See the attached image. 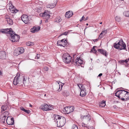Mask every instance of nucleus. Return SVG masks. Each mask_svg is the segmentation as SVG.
I'll return each instance as SVG.
<instances>
[{"label":"nucleus","instance_id":"f257e3e1","mask_svg":"<svg viewBox=\"0 0 129 129\" xmlns=\"http://www.w3.org/2000/svg\"><path fill=\"white\" fill-rule=\"evenodd\" d=\"M113 47L115 48L119 49L120 50L126 49L125 44L122 39L120 40L119 42L117 43H114Z\"/></svg>","mask_w":129,"mask_h":129},{"label":"nucleus","instance_id":"f03ea898","mask_svg":"<svg viewBox=\"0 0 129 129\" xmlns=\"http://www.w3.org/2000/svg\"><path fill=\"white\" fill-rule=\"evenodd\" d=\"M62 58L63 61L67 63H70L72 60L71 57L67 53L64 54L62 56Z\"/></svg>","mask_w":129,"mask_h":129},{"label":"nucleus","instance_id":"7ed1b4c3","mask_svg":"<svg viewBox=\"0 0 129 129\" xmlns=\"http://www.w3.org/2000/svg\"><path fill=\"white\" fill-rule=\"evenodd\" d=\"M126 92V91L123 90H118L115 93V95L122 101V98H124Z\"/></svg>","mask_w":129,"mask_h":129},{"label":"nucleus","instance_id":"20e7f679","mask_svg":"<svg viewBox=\"0 0 129 129\" xmlns=\"http://www.w3.org/2000/svg\"><path fill=\"white\" fill-rule=\"evenodd\" d=\"M66 122L65 118L63 117H62L58 121H57V126L59 127L62 126L64 125Z\"/></svg>","mask_w":129,"mask_h":129},{"label":"nucleus","instance_id":"39448f33","mask_svg":"<svg viewBox=\"0 0 129 129\" xmlns=\"http://www.w3.org/2000/svg\"><path fill=\"white\" fill-rule=\"evenodd\" d=\"M11 37L10 40L13 42H17L19 40V36L17 34H15V35L12 33H10Z\"/></svg>","mask_w":129,"mask_h":129},{"label":"nucleus","instance_id":"423d86ee","mask_svg":"<svg viewBox=\"0 0 129 129\" xmlns=\"http://www.w3.org/2000/svg\"><path fill=\"white\" fill-rule=\"evenodd\" d=\"M58 84L55 85L53 89L55 90H57L58 92L60 91L61 90L63 84L59 82Z\"/></svg>","mask_w":129,"mask_h":129},{"label":"nucleus","instance_id":"0eeeda50","mask_svg":"<svg viewBox=\"0 0 129 129\" xmlns=\"http://www.w3.org/2000/svg\"><path fill=\"white\" fill-rule=\"evenodd\" d=\"M40 108L43 110L44 111H48L49 110H52L53 108L52 107H50L47 104H44L43 105H41Z\"/></svg>","mask_w":129,"mask_h":129},{"label":"nucleus","instance_id":"6e6552de","mask_svg":"<svg viewBox=\"0 0 129 129\" xmlns=\"http://www.w3.org/2000/svg\"><path fill=\"white\" fill-rule=\"evenodd\" d=\"M21 19L25 24L27 23L30 20L28 16L26 15H23L21 17Z\"/></svg>","mask_w":129,"mask_h":129},{"label":"nucleus","instance_id":"1a4fd4ad","mask_svg":"<svg viewBox=\"0 0 129 129\" xmlns=\"http://www.w3.org/2000/svg\"><path fill=\"white\" fill-rule=\"evenodd\" d=\"M20 74L17 73L16 75L14 78L13 83L15 85H17L19 83V80L20 79Z\"/></svg>","mask_w":129,"mask_h":129},{"label":"nucleus","instance_id":"9d476101","mask_svg":"<svg viewBox=\"0 0 129 129\" xmlns=\"http://www.w3.org/2000/svg\"><path fill=\"white\" fill-rule=\"evenodd\" d=\"M90 115L88 114L86 115L82 116H81V118L83 120L88 122L90 119Z\"/></svg>","mask_w":129,"mask_h":129},{"label":"nucleus","instance_id":"9b49d317","mask_svg":"<svg viewBox=\"0 0 129 129\" xmlns=\"http://www.w3.org/2000/svg\"><path fill=\"white\" fill-rule=\"evenodd\" d=\"M64 109L67 113H69L74 111V108L73 107L71 106L70 107H65Z\"/></svg>","mask_w":129,"mask_h":129},{"label":"nucleus","instance_id":"f8f14e48","mask_svg":"<svg viewBox=\"0 0 129 129\" xmlns=\"http://www.w3.org/2000/svg\"><path fill=\"white\" fill-rule=\"evenodd\" d=\"M34 72V70L33 69H31L29 72V75L28 77V79H30L31 80L34 79L35 76L33 75V73Z\"/></svg>","mask_w":129,"mask_h":129},{"label":"nucleus","instance_id":"ddd939ff","mask_svg":"<svg viewBox=\"0 0 129 129\" xmlns=\"http://www.w3.org/2000/svg\"><path fill=\"white\" fill-rule=\"evenodd\" d=\"M6 56V52L4 51H2L0 52V59H5Z\"/></svg>","mask_w":129,"mask_h":129},{"label":"nucleus","instance_id":"4468645a","mask_svg":"<svg viewBox=\"0 0 129 129\" xmlns=\"http://www.w3.org/2000/svg\"><path fill=\"white\" fill-rule=\"evenodd\" d=\"M73 13L72 11H69L67 12L65 14V17L68 18H69L73 15Z\"/></svg>","mask_w":129,"mask_h":129},{"label":"nucleus","instance_id":"2eb2a0df","mask_svg":"<svg viewBox=\"0 0 129 129\" xmlns=\"http://www.w3.org/2000/svg\"><path fill=\"white\" fill-rule=\"evenodd\" d=\"M40 29V27L39 26L37 27L34 26L33 27V28L31 29V32L33 33L37 32Z\"/></svg>","mask_w":129,"mask_h":129},{"label":"nucleus","instance_id":"dca6fc26","mask_svg":"<svg viewBox=\"0 0 129 129\" xmlns=\"http://www.w3.org/2000/svg\"><path fill=\"white\" fill-rule=\"evenodd\" d=\"M98 50V52H99L100 53L103 55H105L106 57L108 55L107 52L106 50L103 49H99Z\"/></svg>","mask_w":129,"mask_h":129},{"label":"nucleus","instance_id":"f3484780","mask_svg":"<svg viewBox=\"0 0 129 129\" xmlns=\"http://www.w3.org/2000/svg\"><path fill=\"white\" fill-rule=\"evenodd\" d=\"M8 117L7 119V124L9 125H12L14 124V118L13 117L11 118L10 120H8Z\"/></svg>","mask_w":129,"mask_h":129},{"label":"nucleus","instance_id":"a211bd4d","mask_svg":"<svg viewBox=\"0 0 129 129\" xmlns=\"http://www.w3.org/2000/svg\"><path fill=\"white\" fill-rule=\"evenodd\" d=\"M62 116H61L59 115H54L53 116V119L54 120V121L56 122L57 123V121H58L61 118Z\"/></svg>","mask_w":129,"mask_h":129},{"label":"nucleus","instance_id":"6ab92c4d","mask_svg":"<svg viewBox=\"0 0 129 129\" xmlns=\"http://www.w3.org/2000/svg\"><path fill=\"white\" fill-rule=\"evenodd\" d=\"M124 96V98H122V101H125L129 100V92L126 91Z\"/></svg>","mask_w":129,"mask_h":129},{"label":"nucleus","instance_id":"aec40b11","mask_svg":"<svg viewBox=\"0 0 129 129\" xmlns=\"http://www.w3.org/2000/svg\"><path fill=\"white\" fill-rule=\"evenodd\" d=\"M6 20L7 21L8 23L10 25H12L13 24V21L10 18L9 16H8L5 17Z\"/></svg>","mask_w":129,"mask_h":129},{"label":"nucleus","instance_id":"412c9836","mask_svg":"<svg viewBox=\"0 0 129 129\" xmlns=\"http://www.w3.org/2000/svg\"><path fill=\"white\" fill-rule=\"evenodd\" d=\"M57 4V1H55L54 3H51L50 4L46 6L47 8H54L56 5Z\"/></svg>","mask_w":129,"mask_h":129},{"label":"nucleus","instance_id":"4be33fe9","mask_svg":"<svg viewBox=\"0 0 129 129\" xmlns=\"http://www.w3.org/2000/svg\"><path fill=\"white\" fill-rule=\"evenodd\" d=\"M86 95V89L85 90L81 91L80 95V96L84 97Z\"/></svg>","mask_w":129,"mask_h":129},{"label":"nucleus","instance_id":"5701e85b","mask_svg":"<svg viewBox=\"0 0 129 129\" xmlns=\"http://www.w3.org/2000/svg\"><path fill=\"white\" fill-rule=\"evenodd\" d=\"M25 82H26V81L25 80V78L24 76H22L21 78H20V79L19 80V83H21L22 82L23 84H24Z\"/></svg>","mask_w":129,"mask_h":129},{"label":"nucleus","instance_id":"b1692460","mask_svg":"<svg viewBox=\"0 0 129 129\" xmlns=\"http://www.w3.org/2000/svg\"><path fill=\"white\" fill-rule=\"evenodd\" d=\"M61 94L63 96H69L70 94L69 92L67 90H64L63 91Z\"/></svg>","mask_w":129,"mask_h":129},{"label":"nucleus","instance_id":"393cba45","mask_svg":"<svg viewBox=\"0 0 129 129\" xmlns=\"http://www.w3.org/2000/svg\"><path fill=\"white\" fill-rule=\"evenodd\" d=\"M77 85L80 89L81 91L86 90L85 88H84V86L81 84H77Z\"/></svg>","mask_w":129,"mask_h":129},{"label":"nucleus","instance_id":"a878e982","mask_svg":"<svg viewBox=\"0 0 129 129\" xmlns=\"http://www.w3.org/2000/svg\"><path fill=\"white\" fill-rule=\"evenodd\" d=\"M12 6L13 7V8H12L11 6L9 8V9H10L11 8V9L10 10L11 11V12L13 13H16L18 12V11L17 9H15V7L13 6Z\"/></svg>","mask_w":129,"mask_h":129},{"label":"nucleus","instance_id":"bb28decb","mask_svg":"<svg viewBox=\"0 0 129 129\" xmlns=\"http://www.w3.org/2000/svg\"><path fill=\"white\" fill-rule=\"evenodd\" d=\"M20 109L21 110L24 111L27 114H29L30 112V111L29 110H26L22 107L20 108Z\"/></svg>","mask_w":129,"mask_h":129},{"label":"nucleus","instance_id":"cd10ccee","mask_svg":"<svg viewBox=\"0 0 129 129\" xmlns=\"http://www.w3.org/2000/svg\"><path fill=\"white\" fill-rule=\"evenodd\" d=\"M67 41L66 40H65L64 42H63L61 43V44H59L58 45L60 46H62L63 47H64L67 45Z\"/></svg>","mask_w":129,"mask_h":129},{"label":"nucleus","instance_id":"c85d7f7f","mask_svg":"<svg viewBox=\"0 0 129 129\" xmlns=\"http://www.w3.org/2000/svg\"><path fill=\"white\" fill-rule=\"evenodd\" d=\"M95 47H96V46H93V47L92 48L90 52L91 53L93 52L96 54L97 51L95 49Z\"/></svg>","mask_w":129,"mask_h":129},{"label":"nucleus","instance_id":"c756f323","mask_svg":"<svg viewBox=\"0 0 129 129\" xmlns=\"http://www.w3.org/2000/svg\"><path fill=\"white\" fill-rule=\"evenodd\" d=\"M20 51L19 49H18V48L16 49L15 50L14 52L15 53H16V54H15L17 55H18L21 54V53L20 52Z\"/></svg>","mask_w":129,"mask_h":129},{"label":"nucleus","instance_id":"7c9ffc66","mask_svg":"<svg viewBox=\"0 0 129 129\" xmlns=\"http://www.w3.org/2000/svg\"><path fill=\"white\" fill-rule=\"evenodd\" d=\"M105 102V101H102L100 104V106L102 107H104L106 105Z\"/></svg>","mask_w":129,"mask_h":129},{"label":"nucleus","instance_id":"2f4dec72","mask_svg":"<svg viewBox=\"0 0 129 129\" xmlns=\"http://www.w3.org/2000/svg\"><path fill=\"white\" fill-rule=\"evenodd\" d=\"M6 117V116L5 115H1V119H2V121L3 122H5Z\"/></svg>","mask_w":129,"mask_h":129},{"label":"nucleus","instance_id":"473e14b6","mask_svg":"<svg viewBox=\"0 0 129 129\" xmlns=\"http://www.w3.org/2000/svg\"><path fill=\"white\" fill-rule=\"evenodd\" d=\"M129 60V58L125 60H120L119 61V62L120 63H122L125 62L126 63H127L128 61Z\"/></svg>","mask_w":129,"mask_h":129},{"label":"nucleus","instance_id":"72a5a7b5","mask_svg":"<svg viewBox=\"0 0 129 129\" xmlns=\"http://www.w3.org/2000/svg\"><path fill=\"white\" fill-rule=\"evenodd\" d=\"M124 15L126 17H129V11H125L123 13Z\"/></svg>","mask_w":129,"mask_h":129},{"label":"nucleus","instance_id":"f704fd0d","mask_svg":"<svg viewBox=\"0 0 129 129\" xmlns=\"http://www.w3.org/2000/svg\"><path fill=\"white\" fill-rule=\"evenodd\" d=\"M55 20V22H59L61 21V19L60 17H56Z\"/></svg>","mask_w":129,"mask_h":129},{"label":"nucleus","instance_id":"c9c22d12","mask_svg":"<svg viewBox=\"0 0 129 129\" xmlns=\"http://www.w3.org/2000/svg\"><path fill=\"white\" fill-rule=\"evenodd\" d=\"M88 17H87L85 19V17L84 16H83L81 18V19L80 20V21H81L83 20H84V21H86L88 19Z\"/></svg>","mask_w":129,"mask_h":129},{"label":"nucleus","instance_id":"e433bc0d","mask_svg":"<svg viewBox=\"0 0 129 129\" xmlns=\"http://www.w3.org/2000/svg\"><path fill=\"white\" fill-rule=\"evenodd\" d=\"M7 106H3L1 107L2 111H4L6 110L7 108Z\"/></svg>","mask_w":129,"mask_h":129},{"label":"nucleus","instance_id":"4c0bfd02","mask_svg":"<svg viewBox=\"0 0 129 129\" xmlns=\"http://www.w3.org/2000/svg\"><path fill=\"white\" fill-rule=\"evenodd\" d=\"M5 29V31L7 33H8L11 32V28H7Z\"/></svg>","mask_w":129,"mask_h":129},{"label":"nucleus","instance_id":"58836bf2","mask_svg":"<svg viewBox=\"0 0 129 129\" xmlns=\"http://www.w3.org/2000/svg\"><path fill=\"white\" fill-rule=\"evenodd\" d=\"M18 49H19V50H20V52L21 54L22 53L24 52V48L22 47H19L18 48Z\"/></svg>","mask_w":129,"mask_h":129},{"label":"nucleus","instance_id":"ea45409f","mask_svg":"<svg viewBox=\"0 0 129 129\" xmlns=\"http://www.w3.org/2000/svg\"><path fill=\"white\" fill-rule=\"evenodd\" d=\"M71 129H78V126L75 124H73Z\"/></svg>","mask_w":129,"mask_h":129},{"label":"nucleus","instance_id":"a19ab883","mask_svg":"<svg viewBox=\"0 0 129 129\" xmlns=\"http://www.w3.org/2000/svg\"><path fill=\"white\" fill-rule=\"evenodd\" d=\"M115 19L118 22H119L121 20V18L119 16H117L115 17Z\"/></svg>","mask_w":129,"mask_h":129},{"label":"nucleus","instance_id":"79ce46f5","mask_svg":"<svg viewBox=\"0 0 129 129\" xmlns=\"http://www.w3.org/2000/svg\"><path fill=\"white\" fill-rule=\"evenodd\" d=\"M77 60H78V61L79 62V64H82L83 63V61L82 60H81L80 59V58H77Z\"/></svg>","mask_w":129,"mask_h":129},{"label":"nucleus","instance_id":"37998d69","mask_svg":"<svg viewBox=\"0 0 129 129\" xmlns=\"http://www.w3.org/2000/svg\"><path fill=\"white\" fill-rule=\"evenodd\" d=\"M9 113L8 111H5L4 112L3 114H2V115H5L7 117V116L9 115Z\"/></svg>","mask_w":129,"mask_h":129},{"label":"nucleus","instance_id":"c03bdc74","mask_svg":"<svg viewBox=\"0 0 129 129\" xmlns=\"http://www.w3.org/2000/svg\"><path fill=\"white\" fill-rule=\"evenodd\" d=\"M68 32L67 31H65L64 32H63L62 34H60V35L59 36V37L61 36L62 35H67V34L68 33Z\"/></svg>","mask_w":129,"mask_h":129},{"label":"nucleus","instance_id":"a18cd8bd","mask_svg":"<svg viewBox=\"0 0 129 129\" xmlns=\"http://www.w3.org/2000/svg\"><path fill=\"white\" fill-rule=\"evenodd\" d=\"M74 64L76 66H79L80 64H79V63L78 61L77 60V59L75 60V62Z\"/></svg>","mask_w":129,"mask_h":129},{"label":"nucleus","instance_id":"49530a36","mask_svg":"<svg viewBox=\"0 0 129 129\" xmlns=\"http://www.w3.org/2000/svg\"><path fill=\"white\" fill-rule=\"evenodd\" d=\"M64 39H62V40H61V41H60V40H59V41H58L57 42V45H58V44H59L60 43H62V42H64Z\"/></svg>","mask_w":129,"mask_h":129},{"label":"nucleus","instance_id":"de8ad7c7","mask_svg":"<svg viewBox=\"0 0 129 129\" xmlns=\"http://www.w3.org/2000/svg\"><path fill=\"white\" fill-rule=\"evenodd\" d=\"M44 15V17L46 16H47V15H49L45 11L44 12V14H43Z\"/></svg>","mask_w":129,"mask_h":129},{"label":"nucleus","instance_id":"09e8293b","mask_svg":"<svg viewBox=\"0 0 129 129\" xmlns=\"http://www.w3.org/2000/svg\"><path fill=\"white\" fill-rule=\"evenodd\" d=\"M31 43V42L30 41L28 42H27L26 43V45L27 46H30Z\"/></svg>","mask_w":129,"mask_h":129},{"label":"nucleus","instance_id":"8fccbe9b","mask_svg":"<svg viewBox=\"0 0 129 129\" xmlns=\"http://www.w3.org/2000/svg\"><path fill=\"white\" fill-rule=\"evenodd\" d=\"M103 34V32H102L99 36V37L100 38H101L102 37H103V36L102 35Z\"/></svg>","mask_w":129,"mask_h":129},{"label":"nucleus","instance_id":"3c124183","mask_svg":"<svg viewBox=\"0 0 129 129\" xmlns=\"http://www.w3.org/2000/svg\"><path fill=\"white\" fill-rule=\"evenodd\" d=\"M44 69L45 71H47L48 70V68L47 67H46L44 68Z\"/></svg>","mask_w":129,"mask_h":129},{"label":"nucleus","instance_id":"603ef678","mask_svg":"<svg viewBox=\"0 0 129 129\" xmlns=\"http://www.w3.org/2000/svg\"><path fill=\"white\" fill-rule=\"evenodd\" d=\"M40 56V55L39 54H37V56L35 57V58H36V57L37 58V59H39V57Z\"/></svg>","mask_w":129,"mask_h":129},{"label":"nucleus","instance_id":"864d4df0","mask_svg":"<svg viewBox=\"0 0 129 129\" xmlns=\"http://www.w3.org/2000/svg\"><path fill=\"white\" fill-rule=\"evenodd\" d=\"M102 32H103V34H104V35H105L107 33V30H104Z\"/></svg>","mask_w":129,"mask_h":129},{"label":"nucleus","instance_id":"5fc2aeb1","mask_svg":"<svg viewBox=\"0 0 129 129\" xmlns=\"http://www.w3.org/2000/svg\"><path fill=\"white\" fill-rule=\"evenodd\" d=\"M4 30H0V32H1L2 33H7V32H6L5 31V29H3Z\"/></svg>","mask_w":129,"mask_h":129},{"label":"nucleus","instance_id":"6e6d98bb","mask_svg":"<svg viewBox=\"0 0 129 129\" xmlns=\"http://www.w3.org/2000/svg\"><path fill=\"white\" fill-rule=\"evenodd\" d=\"M41 8L40 7L39 8H38V10L37 11V12L38 13L41 12Z\"/></svg>","mask_w":129,"mask_h":129},{"label":"nucleus","instance_id":"4d7b16f0","mask_svg":"<svg viewBox=\"0 0 129 129\" xmlns=\"http://www.w3.org/2000/svg\"><path fill=\"white\" fill-rule=\"evenodd\" d=\"M71 62L72 64H74L75 63V61L74 59H73L72 61H71Z\"/></svg>","mask_w":129,"mask_h":129},{"label":"nucleus","instance_id":"13d9d810","mask_svg":"<svg viewBox=\"0 0 129 129\" xmlns=\"http://www.w3.org/2000/svg\"><path fill=\"white\" fill-rule=\"evenodd\" d=\"M50 16L49 15H47V16L45 17L47 19H49L50 18Z\"/></svg>","mask_w":129,"mask_h":129},{"label":"nucleus","instance_id":"bf43d9fd","mask_svg":"<svg viewBox=\"0 0 129 129\" xmlns=\"http://www.w3.org/2000/svg\"><path fill=\"white\" fill-rule=\"evenodd\" d=\"M44 14V13H41L40 14V16H42V17H44V15L43 14Z\"/></svg>","mask_w":129,"mask_h":129},{"label":"nucleus","instance_id":"052dcab7","mask_svg":"<svg viewBox=\"0 0 129 129\" xmlns=\"http://www.w3.org/2000/svg\"><path fill=\"white\" fill-rule=\"evenodd\" d=\"M85 125V124H84V123H82V126H84V127H87V126H85L84 125Z\"/></svg>","mask_w":129,"mask_h":129},{"label":"nucleus","instance_id":"680f3d73","mask_svg":"<svg viewBox=\"0 0 129 129\" xmlns=\"http://www.w3.org/2000/svg\"><path fill=\"white\" fill-rule=\"evenodd\" d=\"M98 39H95L93 40V41L94 42L97 41L98 40Z\"/></svg>","mask_w":129,"mask_h":129},{"label":"nucleus","instance_id":"e2e57ef3","mask_svg":"<svg viewBox=\"0 0 129 129\" xmlns=\"http://www.w3.org/2000/svg\"><path fill=\"white\" fill-rule=\"evenodd\" d=\"M116 107L117 106L116 105H114L113 106V108L115 109H116Z\"/></svg>","mask_w":129,"mask_h":129},{"label":"nucleus","instance_id":"0e129e2a","mask_svg":"<svg viewBox=\"0 0 129 129\" xmlns=\"http://www.w3.org/2000/svg\"><path fill=\"white\" fill-rule=\"evenodd\" d=\"M102 75V73H100V74H99V75L98 76L99 77H101Z\"/></svg>","mask_w":129,"mask_h":129},{"label":"nucleus","instance_id":"69168bd1","mask_svg":"<svg viewBox=\"0 0 129 129\" xmlns=\"http://www.w3.org/2000/svg\"><path fill=\"white\" fill-rule=\"evenodd\" d=\"M11 32L13 33V34H14V35H15V34H15V32L13 30H11Z\"/></svg>","mask_w":129,"mask_h":129},{"label":"nucleus","instance_id":"338daca9","mask_svg":"<svg viewBox=\"0 0 129 129\" xmlns=\"http://www.w3.org/2000/svg\"><path fill=\"white\" fill-rule=\"evenodd\" d=\"M34 45V43L33 42H31V43H30V46H32Z\"/></svg>","mask_w":129,"mask_h":129},{"label":"nucleus","instance_id":"774afa93","mask_svg":"<svg viewBox=\"0 0 129 129\" xmlns=\"http://www.w3.org/2000/svg\"><path fill=\"white\" fill-rule=\"evenodd\" d=\"M48 19H46L45 21V22H48Z\"/></svg>","mask_w":129,"mask_h":129}]
</instances>
